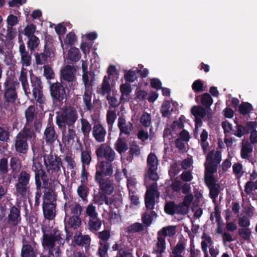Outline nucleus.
Returning a JSON list of instances; mask_svg holds the SVG:
<instances>
[{
  "label": "nucleus",
  "instance_id": "f257e3e1",
  "mask_svg": "<svg viewBox=\"0 0 257 257\" xmlns=\"http://www.w3.org/2000/svg\"><path fill=\"white\" fill-rule=\"evenodd\" d=\"M31 87L29 84L27 70L22 68L20 73L19 80L21 81L25 94L28 97L32 95L33 99L39 105L44 104L46 101L43 92V86L40 77L30 72Z\"/></svg>",
  "mask_w": 257,
  "mask_h": 257
},
{
  "label": "nucleus",
  "instance_id": "f03ea898",
  "mask_svg": "<svg viewBox=\"0 0 257 257\" xmlns=\"http://www.w3.org/2000/svg\"><path fill=\"white\" fill-rule=\"evenodd\" d=\"M36 138V133L27 128H23L17 135L14 141L16 152L26 155L29 151L28 141L34 140Z\"/></svg>",
  "mask_w": 257,
  "mask_h": 257
},
{
  "label": "nucleus",
  "instance_id": "7ed1b4c3",
  "mask_svg": "<svg viewBox=\"0 0 257 257\" xmlns=\"http://www.w3.org/2000/svg\"><path fill=\"white\" fill-rule=\"evenodd\" d=\"M78 118L76 110L72 107L64 108L61 112L57 114L56 123L60 129H65L66 125L74 127V125Z\"/></svg>",
  "mask_w": 257,
  "mask_h": 257
},
{
  "label": "nucleus",
  "instance_id": "20e7f679",
  "mask_svg": "<svg viewBox=\"0 0 257 257\" xmlns=\"http://www.w3.org/2000/svg\"><path fill=\"white\" fill-rule=\"evenodd\" d=\"M31 178L29 171L22 170L20 172L15 185V192L18 195L25 197L30 193Z\"/></svg>",
  "mask_w": 257,
  "mask_h": 257
},
{
  "label": "nucleus",
  "instance_id": "39448f33",
  "mask_svg": "<svg viewBox=\"0 0 257 257\" xmlns=\"http://www.w3.org/2000/svg\"><path fill=\"white\" fill-rule=\"evenodd\" d=\"M44 163L47 172L54 176L58 177L61 173V168L64 170L61 159L57 155L51 154L44 156Z\"/></svg>",
  "mask_w": 257,
  "mask_h": 257
},
{
  "label": "nucleus",
  "instance_id": "423d86ee",
  "mask_svg": "<svg viewBox=\"0 0 257 257\" xmlns=\"http://www.w3.org/2000/svg\"><path fill=\"white\" fill-rule=\"evenodd\" d=\"M176 233V227L174 226H168L163 227L161 230L158 231L157 233V249L154 250V252L156 253H163L166 249V241L165 237H172Z\"/></svg>",
  "mask_w": 257,
  "mask_h": 257
},
{
  "label": "nucleus",
  "instance_id": "0eeeda50",
  "mask_svg": "<svg viewBox=\"0 0 257 257\" xmlns=\"http://www.w3.org/2000/svg\"><path fill=\"white\" fill-rule=\"evenodd\" d=\"M26 123L23 128H27L35 133L39 132L42 126L41 122L37 118V113L33 105L29 106L25 111Z\"/></svg>",
  "mask_w": 257,
  "mask_h": 257
},
{
  "label": "nucleus",
  "instance_id": "6e6552de",
  "mask_svg": "<svg viewBox=\"0 0 257 257\" xmlns=\"http://www.w3.org/2000/svg\"><path fill=\"white\" fill-rule=\"evenodd\" d=\"M19 86L20 83L18 81L11 77H7L3 84L4 99L17 100V88Z\"/></svg>",
  "mask_w": 257,
  "mask_h": 257
},
{
  "label": "nucleus",
  "instance_id": "1a4fd4ad",
  "mask_svg": "<svg viewBox=\"0 0 257 257\" xmlns=\"http://www.w3.org/2000/svg\"><path fill=\"white\" fill-rule=\"evenodd\" d=\"M44 195L43 203L56 204L57 194L55 191V187L49 179L43 180Z\"/></svg>",
  "mask_w": 257,
  "mask_h": 257
},
{
  "label": "nucleus",
  "instance_id": "9d476101",
  "mask_svg": "<svg viewBox=\"0 0 257 257\" xmlns=\"http://www.w3.org/2000/svg\"><path fill=\"white\" fill-rule=\"evenodd\" d=\"M36 63L38 65H46L48 59L55 57V49L52 45H48L46 42L44 46V51L42 53L35 54Z\"/></svg>",
  "mask_w": 257,
  "mask_h": 257
},
{
  "label": "nucleus",
  "instance_id": "9b49d317",
  "mask_svg": "<svg viewBox=\"0 0 257 257\" xmlns=\"http://www.w3.org/2000/svg\"><path fill=\"white\" fill-rule=\"evenodd\" d=\"M95 154L99 160L105 159L104 161L111 163L114 160L115 157V152L106 144H101L96 149Z\"/></svg>",
  "mask_w": 257,
  "mask_h": 257
},
{
  "label": "nucleus",
  "instance_id": "f8f14e48",
  "mask_svg": "<svg viewBox=\"0 0 257 257\" xmlns=\"http://www.w3.org/2000/svg\"><path fill=\"white\" fill-rule=\"evenodd\" d=\"M22 243L21 257H37L39 254L38 246L34 241H27L23 238Z\"/></svg>",
  "mask_w": 257,
  "mask_h": 257
},
{
  "label": "nucleus",
  "instance_id": "ddd939ff",
  "mask_svg": "<svg viewBox=\"0 0 257 257\" xmlns=\"http://www.w3.org/2000/svg\"><path fill=\"white\" fill-rule=\"evenodd\" d=\"M50 84V91L51 96L54 102H62L66 96V91L63 85L59 82Z\"/></svg>",
  "mask_w": 257,
  "mask_h": 257
},
{
  "label": "nucleus",
  "instance_id": "4468645a",
  "mask_svg": "<svg viewBox=\"0 0 257 257\" xmlns=\"http://www.w3.org/2000/svg\"><path fill=\"white\" fill-rule=\"evenodd\" d=\"M113 173L112 163L108 161H100L96 165L94 178L110 177Z\"/></svg>",
  "mask_w": 257,
  "mask_h": 257
},
{
  "label": "nucleus",
  "instance_id": "2eb2a0df",
  "mask_svg": "<svg viewBox=\"0 0 257 257\" xmlns=\"http://www.w3.org/2000/svg\"><path fill=\"white\" fill-rule=\"evenodd\" d=\"M204 181L209 190V197L212 199L213 202L215 203L220 192V185L216 183L217 180L214 176H206Z\"/></svg>",
  "mask_w": 257,
  "mask_h": 257
},
{
  "label": "nucleus",
  "instance_id": "dca6fc26",
  "mask_svg": "<svg viewBox=\"0 0 257 257\" xmlns=\"http://www.w3.org/2000/svg\"><path fill=\"white\" fill-rule=\"evenodd\" d=\"M21 207L12 206L10 208V212L7 218V223L10 227H16L21 224Z\"/></svg>",
  "mask_w": 257,
  "mask_h": 257
},
{
  "label": "nucleus",
  "instance_id": "f3484780",
  "mask_svg": "<svg viewBox=\"0 0 257 257\" xmlns=\"http://www.w3.org/2000/svg\"><path fill=\"white\" fill-rule=\"evenodd\" d=\"M92 135L98 143H103L106 135V131L99 121H95L92 128Z\"/></svg>",
  "mask_w": 257,
  "mask_h": 257
},
{
  "label": "nucleus",
  "instance_id": "a211bd4d",
  "mask_svg": "<svg viewBox=\"0 0 257 257\" xmlns=\"http://www.w3.org/2000/svg\"><path fill=\"white\" fill-rule=\"evenodd\" d=\"M42 232L43 233L42 245L44 247H47L49 248V253L53 254V248L55 246V240L53 236L52 233H49V231L47 227H42Z\"/></svg>",
  "mask_w": 257,
  "mask_h": 257
},
{
  "label": "nucleus",
  "instance_id": "6ab92c4d",
  "mask_svg": "<svg viewBox=\"0 0 257 257\" xmlns=\"http://www.w3.org/2000/svg\"><path fill=\"white\" fill-rule=\"evenodd\" d=\"M95 181L98 184L101 191L105 192L109 195L114 190L113 180L110 177L94 178Z\"/></svg>",
  "mask_w": 257,
  "mask_h": 257
},
{
  "label": "nucleus",
  "instance_id": "aec40b11",
  "mask_svg": "<svg viewBox=\"0 0 257 257\" xmlns=\"http://www.w3.org/2000/svg\"><path fill=\"white\" fill-rule=\"evenodd\" d=\"M16 100L4 99L3 102L1 104V108L2 112L7 117H10L15 114Z\"/></svg>",
  "mask_w": 257,
  "mask_h": 257
},
{
  "label": "nucleus",
  "instance_id": "412c9836",
  "mask_svg": "<svg viewBox=\"0 0 257 257\" xmlns=\"http://www.w3.org/2000/svg\"><path fill=\"white\" fill-rule=\"evenodd\" d=\"M32 170L35 173V182H37V184L39 181L43 182V180L48 179L46 172L43 169L42 165L40 162H34Z\"/></svg>",
  "mask_w": 257,
  "mask_h": 257
},
{
  "label": "nucleus",
  "instance_id": "4be33fe9",
  "mask_svg": "<svg viewBox=\"0 0 257 257\" xmlns=\"http://www.w3.org/2000/svg\"><path fill=\"white\" fill-rule=\"evenodd\" d=\"M117 126L120 131L119 136L123 134L130 135L134 128L133 123L131 121H126L122 116L118 117Z\"/></svg>",
  "mask_w": 257,
  "mask_h": 257
},
{
  "label": "nucleus",
  "instance_id": "5701e85b",
  "mask_svg": "<svg viewBox=\"0 0 257 257\" xmlns=\"http://www.w3.org/2000/svg\"><path fill=\"white\" fill-rule=\"evenodd\" d=\"M56 204L53 203H43L42 210L44 218L49 220L54 219L56 215Z\"/></svg>",
  "mask_w": 257,
  "mask_h": 257
},
{
  "label": "nucleus",
  "instance_id": "b1692460",
  "mask_svg": "<svg viewBox=\"0 0 257 257\" xmlns=\"http://www.w3.org/2000/svg\"><path fill=\"white\" fill-rule=\"evenodd\" d=\"M73 242L78 246H88L90 244L91 238L89 235H82L80 231H77L73 239Z\"/></svg>",
  "mask_w": 257,
  "mask_h": 257
},
{
  "label": "nucleus",
  "instance_id": "393cba45",
  "mask_svg": "<svg viewBox=\"0 0 257 257\" xmlns=\"http://www.w3.org/2000/svg\"><path fill=\"white\" fill-rule=\"evenodd\" d=\"M63 80L69 82V86L71 87L75 79V71L73 67L66 65L62 73Z\"/></svg>",
  "mask_w": 257,
  "mask_h": 257
},
{
  "label": "nucleus",
  "instance_id": "a878e982",
  "mask_svg": "<svg viewBox=\"0 0 257 257\" xmlns=\"http://www.w3.org/2000/svg\"><path fill=\"white\" fill-rule=\"evenodd\" d=\"M46 142L48 144H53L57 139L54 125L48 124L44 131Z\"/></svg>",
  "mask_w": 257,
  "mask_h": 257
},
{
  "label": "nucleus",
  "instance_id": "bb28decb",
  "mask_svg": "<svg viewBox=\"0 0 257 257\" xmlns=\"http://www.w3.org/2000/svg\"><path fill=\"white\" fill-rule=\"evenodd\" d=\"M81 219L78 215L70 216L65 223V228L71 230L77 229L81 224Z\"/></svg>",
  "mask_w": 257,
  "mask_h": 257
},
{
  "label": "nucleus",
  "instance_id": "cd10ccee",
  "mask_svg": "<svg viewBox=\"0 0 257 257\" xmlns=\"http://www.w3.org/2000/svg\"><path fill=\"white\" fill-rule=\"evenodd\" d=\"M109 77L105 76L100 88H97V92L102 96L109 95L111 92V87L109 82Z\"/></svg>",
  "mask_w": 257,
  "mask_h": 257
},
{
  "label": "nucleus",
  "instance_id": "c85d7f7f",
  "mask_svg": "<svg viewBox=\"0 0 257 257\" xmlns=\"http://www.w3.org/2000/svg\"><path fill=\"white\" fill-rule=\"evenodd\" d=\"M253 151V147L248 141L242 142L240 150V157L242 159L249 160L250 154Z\"/></svg>",
  "mask_w": 257,
  "mask_h": 257
},
{
  "label": "nucleus",
  "instance_id": "c756f323",
  "mask_svg": "<svg viewBox=\"0 0 257 257\" xmlns=\"http://www.w3.org/2000/svg\"><path fill=\"white\" fill-rule=\"evenodd\" d=\"M107 194L103 191H99L97 194L94 196L95 203L98 205H102L105 203L106 205H110V198L107 196Z\"/></svg>",
  "mask_w": 257,
  "mask_h": 257
},
{
  "label": "nucleus",
  "instance_id": "7c9ffc66",
  "mask_svg": "<svg viewBox=\"0 0 257 257\" xmlns=\"http://www.w3.org/2000/svg\"><path fill=\"white\" fill-rule=\"evenodd\" d=\"M114 149L119 154L125 153L128 149V145L124 138H118L114 144Z\"/></svg>",
  "mask_w": 257,
  "mask_h": 257
},
{
  "label": "nucleus",
  "instance_id": "2f4dec72",
  "mask_svg": "<svg viewBox=\"0 0 257 257\" xmlns=\"http://www.w3.org/2000/svg\"><path fill=\"white\" fill-rule=\"evenodd\" d=\"M70 210L71 214L73 215H78L80 217L82 212V206L77 202H72L69 205L65 211Z\"/></svg>",
  "mask_w": 257,
  "mask_h": 257
},
{
  "label": "nucleus",
  "instance_id": "473e14b6",
  "mask_svg": "<svg viewBox=\"0 0 257 257\" xmlns=\"http://www.w3.org/2000/svg\"><path fill=\"white\" fill-rule=\"evenodd\" d=\"M208 137V132L206 130H203L200 134V140L199 143L204 154L207 152L209 147V143L207 142Z\"/></svg>",
  "mask_w": 257,
  "mask_h": 257
},
{
  "label": "nucleus",
  "instance_id": "72a5a7b5",
  "mask_svg": "<svg viewBox=\"0 0 257 257\" xmlns=\"http://www.w3.org/2000/svg\"><path fill=\"white\" fill-rule=\"evenodd\" d=\"M120 91L121 93L120 100L123 99L128 100V96L132 91L131 84L127 83L122 84L120 86Z\"/></svg>",
  "mask_w": 257,
  "mask_h": 257
},
{
  "label": "nucleus",
  "instance_id": "f704fd0d",
  "mask_svg": "<svg viewBox=\"0 0 257 257\" xmlns=\"http://www.w3.org/2000/svg\"><path fill=\"white\" fill-rule=\"evenodd\" d=\"M101 224V220L98 218V216L89 219L88 226L91 230L98 231L100 228Z\"/></svg>",
  "mask_w": 257,
  "mask_h": 257
},
{
  "label": "nucleus",
  "instance_id": "c9c22d12",
  "mask_svg": "<svg viewBox=\"0 0 257 257\" xmlns=\"http://www.w3.org/2000/svg\"><path fill=\"white\" fill-rule=\"evenodd\" d=\"M158 161L156 155L151 153L147 158L148 169H157Z\"/></svg>",
  "mask_w": 257,
  "mask_h": 257
},
{
  "label": "nucleus",
  "instance_id": "e433bc0d",
  "mask_svg": "<svg viewBox=\"0 0 257 257\" xmlns=\"http://www.w3.org/2000/svg\"><path fill=\"white\" fill-rule=\"evenodd\" d=\"M208 164L205 166V172L204 174V180L206 176L210 175L214 176L213 174L215 173L217 170L218 165L210 161H207Z\"/></svg>",
  "mask_w": 257,
  "mask_h": 257
},
{
  "label": "nucleus",
  "instance_id": "4c0bfd02",
  "mask_svg": "<svg viewBox=\"0 0 257 257\" xmlns=\"http://www.w3.org/2000/svg\"><path fill=\"white\" fill-rule=\"evenodd\" d=\"M213 99L208 93H204L201 95L200 103L206 109L210 108L213 103Z\"/></svg>",
  "mask_w": 257,
  "mask_h": 257
},
{
  "label": "nucleus",
  "instance_id": "58836bf2",
  "mask_svg": "<svg viewBox=\"0 0 257 257\" xmlns=\"http://www.w3.org/2000/svg\"><path fill=\"white\" fill-rule=\"evenodd\" d=\"M98 244L97 254L99 257H106L109 248V243L108 242H99Z\"/></svg>",
  "mask_w": 257,
  "mask_h": 257
},
{
  "label": "nucleus",
  "instance_id": "ea45409f",
  "mask_svg": "<svg viewBox=\"0 0 257 257\" xmlns=\"http://www.w3.org/2000/svg\"><path fill=\"white\" fill-rule=\"evenodd\" d=\"M177 204L174 201L167 202L164 207L165 212L171 215L177 214Z\"/></svg>",
  "mask_w": 257,
  "mask_h": 257
},
{
  "label": "nucleus",
  "instance_id": "a19ab883",
  "mask_svg": "<svg viewBox=\"0 0 257 257\" xmlns=\"http://www.w3.org/2000/svg\"><path fill=\"white\" fill-rule=\"evenodd\" d=\"M191 112L193 115L196 117L203 118L206 115L205 109L201 106H193L191 109Z\"/></svg>",
  "mask_w": 257,
  "mask_h": 257
},
{
  "label": "nucleus",
  "instance_id": "79ce46f5",
  "mask_svg": "<svg viewBox=\"0 0 257 257\" xmlns=\"http://www.w3.org/2000/svg\"><path fill=\"white\" fill-rule=\"evenodd\" d=\"M8 172V159L3 157L0 159V176L4 177Z\"/></svg>",
  "mask_w": 257,
  "mask_h": 257
},
{
  "label": "nucleus",
  "instance_id": "37998d69",
  "mask_svg": "<svg viewBox=\"0 0 257 257\" xmlns=\"http://www.w3.org/2000/svg\"><path fill=\"white\" fill-rule=\"evenodd\" d=\"M81 131L84 137H88L91 130V125L85 118L81 119Z\"/></svg>",
  "mask_w": 257,
  "mask_h": 257
},
{
  "label": "nucleus",
  "instance_id": "c03bdc74",
  "mask_svg": "<svg viewBox=\"0 0 257 257\" xmlns=\"http://www.w3.org/2000/svg\"><path fill=\"white\" fill-rule=\"evenodd\" d=\"M68 55L69 59L72 61H77L80 58L79 50L75 47H72L69 49Z\"/></svg>",
  "mask_w": 257,
  "mask_h": 257
},
{
  "label": "nucleus",
  "instance_id": "a18cd8bd",
  "mask_svg": "<svg viewBox=\"0 0 257 257\" xmlns=\"http://www.w3.org/2000/svg\"><path fill=\"white\" fill-rule=\"evenodd\" d=\"M141 150L140 147L136 143H133L131 145L130 150L128 151L129 156L128 157L127 160L128 159L132 160L134 156H138L140 154Z\"/></svg>",
  "mask_w": 257,
  "mask_h": 257
},
{
  "label": "nucleus",
  "instance_id": "49530a36",
  "mask_svg": "<svg viewBox=\"0 0 257 257\" xmlns=\"http://www.w3.org/2000/svg\"><path fill=\"white\" fill-rule=\"evenodd\" d=\"M253 109L252 105L249 102H242L238 106V111L243 115L247 114Z\"/></svg>",
  "mask_w": 257,
  "mask_h": 257
},
{
  "label": "nucleus",
  "instance_id": "de8ad7c7",
  "mask_svg": "<svg viewBox=\"0 0 257 257\" xmlns=\"http://www.w3.org/2000/svg\"><path fill=\"white\" fill-rule=\"evenodd\" d=\"M144 230V226L142 224L139 222L134 223L126 228V232L128 233L139 232Z\"/></svg>",
  "mask_w": 257,
  "mask_h": 257
},
{
  "label": "nucleus",
  "instance_id": "09e8293b",
  "mask_svg": "<svg viewBox=\"0 0 257 257\" xmlns=\"http://www.w3.org/2000/svg\"><path fill=\"white\" fill-rule=\"evenodd\" d=\"M238 234L240 237L247 241L250 240V236L251 234V231L249 228H239Z\"/></svg>",
  "mask_w": 257,
  "mask_h": 257
},
{
  "label": "nucleus",
  "instance_id": "8fccbe9b",
  "mask_svg": "<svg viewBox=\"0 0 257 257\" xmlns=\"http://www.w3.org/2000/svg\"><path fill=\"white\" fill-rule=\"evenodd\" d=\"M207 161H210L217 165L220 163L221 160V156L217 152L214 154L213 151H210L206 157Z\"/></svg>",
  "mask_w": 257,
  "mask_h": 257
},
{
  "label": "nucleus",
  "instance_id": "3c124183",
  "mask_svg": "<svg viewBox=\"0 0 257 257\" xmlns=\"http://www.w3.org/2000/svg\"><path fill=\"white\" fill-rule=\"evenodd\" d=\"M91 91H86L83 96V102L86 106L87 110H91L92 108Z\"/></svg>",
  "mask_w": 257,
  "mask_h": 257
},
{
  "label": "nucleus",
  "instance_id": "603ef678",
  "mask_svg": "<svg viewBox=\"0 0 257 257\" xmlns=\"http://www.w3.org/2000/svg\"><path fill=\"white\" fill-rule=\"evenodd\" d=\"M116 118V115L114 111L109 110L106 114V121L108 126V130L110 131L112 127L115 119Z\"/></svg>",
  "mask_w": 257,
  "mask_h": 257
},
{
  "label": "nucleus",
  "instance_id": "864d4df0",
  "mask_svg": "<svg viewBox=\"0 0 257 257\" xmlns=\"http://www.w3.org/2000/svg\"><path fill=\"white\" fill-rule=\"evenodd\" d=\"M44 76L49 81L55 78V73L52 68L49 65H45L43 66Z\"/></svg>",
  "mask_w": 257,
  "mask_h": 257
},
{
  "label": "nucleus",
  "instance_id": "5fc2aeb1",
  "mask_svg": "<svg viewBox=\"0 0 257 257\" xmlns=\"http://www.w3.org/2000/svg\"><path fill=\"white\" fill-rule=\"evenodd\" d=\"M28 38L29 39L27 43L28 47L31 50H34L39 45L40 40L39 38L36 36H34Z\"/></svg>",
  "mask_w": 257,
  "mask_h": 257
},
{
  "label": "nucleus",
  "instance_id": "6e6d98bb",
  "mask_svg": "<svg viewBox=\"0 0 257 257\" xmlns=\"http://www.w3.org/2000/svg\"><path fill=\"white\" fill-rule=\"evenodd\" d=\"M76 137L75 131L73 128L69 127L66 135H63V139H64L69 144L71 141H73Z\"/></svg>",
  "mask_w": 257,
  "mask_h": 257
},
{
  "label": "nucleus",
  "instance_id": "4d7b16f0",
  "mask_svg": "<svg viewBox=\"0 0 257 257\" xmlns=\"http://www.w3.org/2000/svg\"><path fill=\"white\" fill-rule=\"evenodd\" d=\"M7 33L6 36L7 43H10V41L13 40L17 35V30L13 27H7Z\"/></svg>",
  "mask_w": 257,
  "mask_h": 257
},
{
  "label": "nucleus",
  "instance_id": "13d9d810",
  "mask_svg": "<svg viewBox=\"0 0 257 257\" xmlns=\"http://www.w3.org/2000/svg\"><path fill=\"white\" fill-rule=\"evenodd\" d=\"M88 191V188L84 184L80 185L77 190L78 196L83 200H85L87 197Z\"/></svg>",
  "mask_w": 257,
  "mask_h": 257
},
{
  "label": "nucleus",
  "instance_id": "bf43d9fd",
  "mask_svg": "<svg viewBox=\"0 0 257 257\" xmlns=\"http://www.w3.org/2000/svg\"><path fill=\"white\" fill-rule=\"evenodd\" d=\"M99 242H108V241L111 237L110 231L108 229H104L98 233Z\"/></svg>",
  "mask_w": 257,
  "mask_h": 257
},
{
  "label": "nucleus",
  "instance_id": "052dcab7",
  "mask_svg": "<svg viewBox=\"0 0 257 257\" xmlns=\"http://www.w3.org/2000/svg\"><path fill=\"white\" fill-rule=\"evenodd\" d=\"M36 30V26L31 24L26 26L24 30V35L28 38L35 36L34 33Z\"/></svg>",
  "mask_w": 257,
  "mask_h": 257
},
{
  "label": "nucleus",
  "instance_id": "680f3d73",
  "mask_svg": "<svg viewBox=\"0 0 257 257\" xmlns=\"http://www.w3.org/2000/svg\"><path fill=\"white\" fill-rule=\"evenodd\" d=\"M81 160L82 166L85 165H88L91 160L90 153L88 151H83L81 152Z\"/></svg>",
  "mask_w": 257,
  "mask_h": 257
},
{
  "label": "nucleus",
  "instance_id": "e2e57ef3",
  "mask_svg": "<svg viewBox=\"0 0 257 257\" xmlns=\"http://www.w3.org/2000/svg\"><path fill=\"white\" fill-rule=\"evenodd\" d=\"M158 193L157 184L154 183L148 188L145 196L155 198V196Z\"/></svg>",
  "mask_w": 257,
  "mask_h": 257
},
{
  "label": "nucleus",
  "instance_id": "0e129e2a",
  "mask_svg": "<svg viewBox=\"0 0 257 257\" xmlns=\"http://www.w3.org/2000/svg\"><path fill=\"white\" fill-rule=\"evenodd\" d=\"M203 83L200 79L194 81L192 85L193 90L196 93H199L204 91Z\"/></svg>",
  "mask_w": 257,
  "mask_h": 257
},
{
  "label": "nucleus",
  "instance_id": "69168bd1",
  "mask_svg": "<svg viewBox=\"0 0 257 257\" xmlns=\"http://www.w3.org/2000/svg\"><path fill=\"white\" fill-rule=\"evenodd\" d=\"M232 134L238 138H241L244 134H246L244 126L241 124H237L236 126H235V130H232Z\"/></svg>",
  "mask_w": 257,
  "mask_h": 257
},
{
  "label": "nucleus",
  "instance_id": "338daca9",
  "mask_svg": "<svg viewBox=\"0 0 257 257\" xmlns=\"http://www.w3.org/2000/svg\"><path fill=\"white\" fill-rule=\"evenodd\" d=\"M20 160L17 157H12L10 159V166L13 172H17L20 168Z\"/></svg>",
  "mask_w": 257,
  "mask_h": 257
},
{
  "label": "nucleus",
  "instance_id": "774afa93",
  "mask_svg": "<svg viewBox=\"0 0 257 257\" xmlns=\"http://www.w3.org/2000/svg\"><path fill=\"white\" fill-rule=\"evenodd\" d=\"M116 257H134L132 253L124 246L122 248H120L117 252Z\"/></svg>",
  "mask_w": 257,
  "mask_h": 257
}]
</instances>
